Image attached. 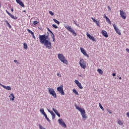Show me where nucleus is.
<instances>
[{"instance_id": "obj_36", "label": "nucleus", "mask_w": 129, "mask_h": 129, "mask_svg": "<svg viewBox=\"0 0 129 129\" xmlns=\"http://www.w3.org/2000/svg\"><path fill=\"white\" fill-rule=\"evenodd\" d=\"M38 21H34V22H33V25H34V26H36V25H37V24H38Z\"/></svg>"}, {"instance_id": "obj_28", "label": "nucleus", "mask_w": 129, "mask_h": 129, "mask_svg": "<svg viewBox=\"0 0 129 129\" xmlns=\"http://www.w3.org/2000/svg\"><path fill=\"white\" fill-rule=\"evenodd\" d=\"M51 38H52L53 39V42H55V35H54V34L53 33V32H52V33H51Z\"/></svg>"}, {"instance_id": "obj_7", "label": "nucleus", "mask_w": 129, "mask_h": 129, "mask_svg": "<svg viewBox=\"0 0 129 129\" xmlns=\"http://www.w3.org/2000/svg\"><path fill=\"white\" fill-rule=\"evenodd\" d=\"M57 90L61 94V95H65V93L64 92V90H63V86L58 87L57 88Z\"/></svg>"}, {"instance_id": "obj_52", "label": "nucleus", "mask_w": 129, "mask_h": 129, "mask_svg": "<svg viewBox=\"0 0 129 129\" xmlns=\"http://www.w3.org/2000/svg\"><path fill=\"white\" fill-rule=\"evenodd\" d=\"M119 79L120 80H121V77H120L119 78Z\"/></svg>"}, {"instance_id": "obj_40", "label": "nucleus", "mask_w": 129, "mask_h": 129, "mask_svg": "<svg viewBox=\"0 0 129 129\" xmlns=\"http://www.w3.org/2000/svg\"><path fill=\"white\" fill-rule=\"evenodd\" d=\"M33 38H34V39H36V36H35V34H34V33H33V34H31Z\"/></svg>"}, {"instance_id": "obj_44", "label": "nucleus", "mask_w": 129, "mask_h": 129, "mask_svg": "<svg viewBox=\"0 0 129 129\" xmlns=\"http://www.w3.org/2000/svg\"><path fill=\"white\" fill-rule=\"evenodd\" d=\"M104 18H105V19H107L108 17L106 16L105 14H104Z\"/></svg>"}, {"instance_id": "obj_18", "label": "nucleus", "mask_w": 129, "mask_h": 129, "mask_svg": "<svg viewBox=\"0 0 129 129\" xmlns=\"http://www.w3.org/2000/svg\"><path fill=\"white\" fill-rule=\"evenodd\" d=\"M2 87L5 88V89H7V90H12V88L9 86H6L5 85H2Z\"/></svg>"}, {"instance_id": "obj_57", "label": "nucleus", "mask_w": 129, "mask_h": 129, "mask_svg": "<svg viewBox=\"0 0 129 129\" xmlns=\"http://www.w3.org/2000/svg\"><path fill=\"white\" fill-rule=\"evenodd\" d=\"M51 112H52V111H50L49 113H50Z\"/></svg>"}, {"instance_id": "obj_54", "label": "nucleus", "mask_w": 129, "mask_h": 129, "mask_svg": "<svg viewBox=\"0 0 129 129\" xmlns=\"http://www.w3.org/2000/svg\"><path fill=\"white\" fill-rule=\"evenodd\" d=\"M26 10L23 11V13H26Z\"/></svg>"}, {"instance_id": "obj_38", "label": "nucleus", "mask_w": 129, "mask_h": 129, "mask_svg": "<svg viewBox=\"0 0 129 129\" xmlns=\"http://www.w3.org/2000/svg\"><path fill=\"white\" fill-rule=\"evenodd\" d=\"M47 31H48V32H49L50 33H53L52 32V31H51V30H50V29H49V28H47Z\"/></svg>"}, {"instance_id": "obj_31", "label": "nucleus", "mask_w": 129, "mask_h": 129, "mask_svg": "<svg viewBox=\"0 0 129 129\" xmlns=\"http://www.w3.org/2000/svg\"><path fill=\"white\" fill-rule=\"evenodd\" d=\"M27 31L28 32V33H29V34H31V35H33V34H34V32L31 31V30L30 29H27Z\"/></svg>"}, {"instance_id": "obj_15", "label": "nucleus", "mask_w": 129, "mask_h": 129, "mask_svg": "<svg viewBox=\"0 0 129 129\" xmlns=\"http://www.w3.org/2000/svg\"><path fill=\"white\" fill-rule=\"evenodd\" d=\"M102 35L104 36L105 38H108V34H107V32L105 30H102Z\"/></svg>"}, {"instance_id": "obj_1", "label": "nucleus", "mask_w": 129, "mask_h": 129, "mask_svg": "<svg viewBox=\"0 0 129 129\" xmlns=\"http://www.w3.org/2000/svg\"><path fill=\"white\" fill-rule=\"evenodd\" d=\"M39 41L41 44H43L44 46H45L46 49H51L52 48V43L49 39V32H47V35L44 34L42 35H39Z\"/></svg>"}, {"instance_id": "obj_56", "label": "nucleus", "mask_w": 129, "mask_h": 129, "mask_svg": "<svg viewBox=\"0 0 129 129\" xmlns=\"http://www.w3.org/2000/svg\"><path fill=\"white\" fill-rule=\"evenodd\" d=\"M0 85H1V86H2V85H2V84H1V83H0Z\"/></svg>"}, {"instance_id": "obj_59", "label": "nucleus", "mask_w": 129, "mask_h": 129, "mask_svg": "<svg viewBox=\"0 0 129 129\" xmlns=\"http://www.w3.org/2000/svg\"><path fill=\"white\" fill-rule=\"evenodd\" d=\"M0 37H1V34H0Z\"/></svg>"}, {"instance_id": "obj_50", "label": "nucleus", "mask_w": 129, "mask_h": 129, "mask_svg": "<svg viewBox=\"0 0 129 129\" xmlns=\"http://www.w3.org/2000/svg\"><path fill=\"white\" fill-rule=\"evenodd\" d=\"M54 113L53 112V111L50 112V114H51V115L53 114Z\"/></svg>"}, {"instance_id": "obj_37", "label": "nucleus", "mask_w": 129, "mask_h": 129, "mask_svg": "<svg viewBox=\"0 0 129 129\" xmlns=\"http://www.w3.org/2000/svg\"><path fill=\"white\" fill-rule=\"evenodd\" d=\"M49 14H50V15H51V16H54V13H53V12H52V11H49Z\"/></svg>"}, {"instance_id": "obj_34", "label": "nucleus", "mask_w": 129, "mask_h": 129, "mask_svg": "<svg viewBox=\"0 0 129 129\" xmlns=\"http://www.w3.org/2000/svg\"><path fill=\"white\" fill-rule=\"evenodd\" d=\"M52 27H53V28H54V29H58V26H57V25H56L55 24H53Z\"/></svg>"}, {"instance_id": "obj_43", "label": "nucleus", "mask_w": 129, "mask_h": 129, "mask_svg": "<svg viewBox=\"0 0 129 129\" xmlns=\"http://www.w3.org/2000/svg\"><path fill=\"white\" fill-rule=\"evenodd\" d=\"M108 110V112H109V113H112V112H111V110Z\"/></svg>"}, {"instance_id": "obj_26", "label": "nucleus", "mask_w": 129, "mask_h": 129, "mask_svg": "<svg viewBox=\"0 0 129 129\" xmlns=\"http://www.w3.org/2000/svg\"><path fill=\"white\" fill-rule=\"evenodd\" d=\"M40 112L43 115H45L46 114V113L45 112V111H44V109H40Z\"/></svg>"}, {"instance_id": "obj_41", "label": "nucleus", "mask_w": 129, "mask_h": 129, "mask_svg": "<svg viewBox=\"0 0 129 129\" xmlns=\"http://www.w3.org/2000/svg\"><path fill=\"white\" fill-rule=\"evenodd\" d=\"M107 8H108V10L109 11H111V9H110V7L108 6V7H107Z\"/></svg>"}, {"instance_id": "obj_3", "label": "nucleus", "mask_w": 129, "mask_h": 129, "mask_svg": "<svg viewBox=\"0 0 129 129\" xmlns=\"http://www.w3.org/2000/svg\"><path fill=\"white\" fill-rule=\"evenodd\" d=\"M58 58L60 59L61 62H62L64 63V64H67L68 63V61L66 60V58H65V56L63 55V54L59 53L58 54Z\"/></svg>"}, {"instance_id": "obj_27", "label": "nucleus", "mask_w": 129, "mask_h": 129, "mask_svg": "<svg viewBox=\"0 0 129 129\" xmlns=\"http://www.w3.org/2000/svg\"><path fill=\"white\" fill-rule=\"evenodd\" d=\"M53 21L54 22V23H55L56 24H57V25H60V22H59L58 20L53 19Z\"/></svg>"}, {"instance_id": "obj_20", "label": "nucleus", "mask_w": 129, "mask_h": 129, "mask_svg": "<svg viewBox=\"0 0 129 129\" xmlns=\"http://www.w3.org/2000/svg\"><path fill=\"white\" fill-rule=\"evenodd\" d=\"M97 72L100 75H102V74H103V71H102L101 69H98L97 70Z\"/></svg>"}, {"instance_id": "obj_17", "label": "nucleus", "mask_w": 129, "mask_h": 129, "mask_svg": "<svg viewBox=\"0 0 129 129\" xmlns=\"http://www.w3.org/2000/svg\"><path fill=\"white\" fill-rule=\"evenodd\" d=\"M52 110L54 111V112H55V114H56V115H57V116H58V117H60V113H59V112H58V110L55 109V108H52Z\"/></svg>"}, {"instance_id": "obj_58", "label": "nucleus", "mask_w": 129, "mask_h": 129, "mask_svg": "<svg viewBox=\"0 0 129 129\" xmlns=\"http://www.w3.org/2000/svg\"><path fill=\"white\" fill-rule=\"evenodd\" d=\"M79 76H81V75H80Z\"/></svg>"}, {"instance_id": "obj_30", "label": "nucleus", "mask_w": 129, "mask_h": 129, "mask_svg": "<svg viewBox=\"0 0 129 129\" xmlns=\"http://www.w3.org/2000/svg\"><path fill=\"white\" fill-rule=\"evenodd\" d=\"M23 45H24V48L25 49H28V44H27V43H24L23 44Z\"/></svg>"}, {"instance_id": "obj_13", "label": "nucleus", "mask_w": 129, "mask_h": 129, "mask_svg": "<svg viewBox=\"0 0 129 129\" xmlns=\"http://www.w3.org/2000/svg\"><path fill=\"white\" fill-rule=\"evenodd\" d=\"M93 22H94V23H95V24L97 25V26L98 27H100V25L99 23V21L98 20H96L95 19L93 18H91Z\"/></svg>"}, {"instance_id": "obj_46", "label": "nucleus", "mask_w": 129, "mask_h": 129, "mask_svg": "<svg viewBox=\"0 0 129 129\" xmlns=\"http://www.w3.org/2000/svg\"><path fill=\"white\" fill-rule=\"evenodd\" d=\"M126 51L127 52H128V53H129V49H128V48H126Z\"/></svg>"}, {"instance_id": "obj_25", "label": "nucleus", "mask_w": 129, "mask_h": 129, "mask_svg": "<svg viewBox=\"0 0 129 129\" xmlns=\"http://www.w3.org/2000/svg\"><path fill=\"white\" fill-rule=\"evenodd\" d=\"M77 86L80 88V89H83V87L81 85V83H79L78 85H77Z\"/></svg>"}, {"instance_id": "obj_23", "label": "nucleus", "mask_w": 129, "mask_h": 129, "mask_svg": "<svg viewBox=\"0 0 129 129\" xmlns=\"http://www.w3.org/2000/svg\"><path fill=\"white\" fill-rule=\"evenodd\" d=\"M73 92H74V93H75L76 95H79V93H78V92L75 89H74L73 90Z\"/></svg>"}, {"instance_id": "obj_39", "label": "nucleus", "mask_w": 129, "mask_h": 129, "mask_svg": "<svg viewBox=\"0 0 129 129\" xmlns=\"http://www.w3.org/2000/svg\"><path fill=\"white\" fill-rule=\"evenodd\" d=\"M6 13H7L8 15H9V16H11L12 14L11 13H10L8 11L6 10Z\"/></svg>"}, {"instance_id": "obj_29", "label": "nucleus", "mask_w": 129, "mask_h": 129, "mask_svg": "<svg viewBox=\"0 0 129 129\" xmlns=\"http://www.w3.org/2000/svg\"><path fill=\"white\" fill-rule=\"evenodd\" d=\"M106 21L108 23V24H110V25H111V21H110V20H109V18H107L106 19Z\"/></svg>"}, {"instance_id": "obj_22", "label": "nucleus", "mask_w": 129, "mask_h": 129, "mask_svg": "<svg viewBox=\"0 0 129 129\" xmlns=\"http://www.w3.org/2000/svg\"><path fill=\"white\" fill-rule=\"evenodd\" d=\"M118 124L119 125H123V123L121 120H118Z\"/></svg>"}, {"instance_id": "obj_4", "label": "nucleus", "mask_w": 129, "mask_h": 129, "mask_svg": "<svg viewBox=\"0 0 129 129\" xmlns=\"http://www.w3.org/2000/svg\"><path fill=\"white\" fill-rule=\"evenodd\" d=\"M48 91L49 94L54 97V98H57V94H56V93L55 92V91L54 90V89L53 88H49Z\"/></svg>"}, {"instance_id": "obj_49", "label": "nucleus", "mask_w": 129, "mask_h": 129, "mask_svg": "<svg viewBox=\"0 0 129 129\" xmlns=\"http://www.w3.org/2000/svg\"><path fill=\"white\" fill-rule=\"evenodd\" d=\"M75 25H76V26H77V27H79V25H78L77 23H76Z\"/></svg>"}, {"instance_id": "obj_5", "label": "nucleus", "mask_w": 129, "mask_h": 129, "mask_svg": "<svg viewBox=\"0 0 129 129\" xmlns=\"http://www.w3.org/2000/svg\"><path fill=\"white\" fill-rule=\"evenodd\" d=\"M66 28L68 30V31H69V32H70L71 33H73V35L75 36L76 37V36H77V34L76 33V32H75V31H74V30H73V29H72V28L71 27V26H66Z\"/></svg>"}, {"instance_id": "obj_14", "label": "nucleus", "mask_w": 129, "mask_h": 129, "mask_svg": "<svg viewBox=\"0 0 129 129\" xmlns=\"http://www.w3.org/2000/svg\"><path fill=\"white\" fill-rule=\"evenodd\" d=\"M16 3H17V4H19V5L22 7V8H25V5H24V3H23V2H22V1L16 0Z\"/></svg>"}, {"instance_id": "obj_2", "label": "nucleus", "mask_w": 129, "mask_h": 129, "mask_svg": "<svg viewBox=\"0 0 129 129\" xmlns=\"http://www.w3.org/2000/svg\"><path fill=\"white\" fill-rule=\"evenodd\" d=\"M76 108H77V109H78V110L80 111L83 118L85 119L84 120H85V119H86V118H87V116H86V115L85 114V113H86L85 110H84V109H82V108L79 107V106H78L77 105H76Z\"/></svg>"}, {"instance_id": "obj_16", "label": "nucleus", "mask_w": 129, "mask_h": 129, "mask_svg": "<svg viewBox=\"0 0 129 129\" xmlns=\"http://www.w3.org/2000/svg\"><path fill=\"white\" fill-rule=\"evenodd\" d=\"M10 100H12V101H14L15 100V95H14L13 93H12L9 96Z\"/></svg>"}, {"instance_id": "obj_42", "label": "nucleus", "mask_w": 129, "mask_h": 129, "mask_svg": "<svg viewBox=\"0 0 129 129\" xmlns=\"http://www.w3.org/2000/svg\"><path fill=\"white\" fill-rule=\"evenodd\" d=\"M57 76H58L59 77H61V74L57 73Z\"/></svg>"}, {"instance_id": "obj_60", "label": "nucleus", "mask_w": 129, "mask_h": 129, "mask_svg": "<svg viewBox=\"0 0 129 129\" xmlns=\"http://www.w3.org/2000/svg\"><path fill=\"white\" fill-rule=\"evenodd\" d=\"M0 126H1V124H0Z\"/></svg>"}, {"instance_id": "obj_11", "label": "nucleus", "mask_w": 129, "mask_h": 129, "mask_svg": "<svg viewBox=\"0 0 129 129\" xmlns=\"http://www.w3.org/2000/svg\"><path fill=\"white\" fill-rule=\"evenodd\" d=\"M113 26L115 32L117 33L118 35H119L120 36L121 33L118 28L116 27V25H115V24H113Z\"/></svg>"}, {"instance_id": "obj_48", "label": "nucleus", "mask_w": 129, "mask_h": 129, "mask_svg": "<svg viewBox=\"0 0 129 129\" xmlns=\"http://www.w3.org/2000/svg\"><path fill=\"white\" fill-rule=\"evenodd\" d=\"M116 76L115 73H113V74H112V76L114 77V76Z\"/></svg>"}, {"instance_id": "obj_9", "label": "nucleus", "mask_w": 129, "mask_h": 129, "mask_svg": "<svg viewBox=\"0 0 129 129\" xmlns=\"http://www.w3.org/2000/svg\"><path fill=\"white\" fill-rule=\"evenodd\" d=\"M59 124L62 126V127H64V128H66V123H65V122L63 121V119L60 118L58 120Z\"/></svg>"}, {"instance_id": "obj_53", "label": "nucleus", "mask_w": 129, "mask_h": 129, "mask_svg": "<svg viewBox=\"0 0 129 129\" xmlns=\"http://www.w3.org/2000/svg\"><path fill=\"white\" fill-rule=\"evenodd\" d=\"M47 110H48V112H50V111L49 109H47Z\"/></svg>"}, {"instance_id": "obj_19", "label": "nucleus", "mask_w": 129, "mask_h": 129, "mask_svg": "<svg viewBox=\"0 0 129 129\" xmlns=\"http://www.w3.org/2000/svg\"><path fill=\"white\" fill-rule=\"evenodd\" d=\"M5 23L8 27H9V29H12V26H11V24L9 23V22L7 20L5 21Z\"/></svg>"}, {"instance_id": "obj_51", "label": "nucleus", "mask_w": 129, "mask_h": 129, "mask_svg": "<svg viewBox=\"0 0 129 129\" xmlns=\"http://www.w3.org/2000/svg\"><path fill=\"white\" fill-rule=\"evenodd\" d=\"M11 11H12V12H14V9L12 8Z\"/></svg>"}, {"instance_id": "obj_21", "label": "nucleus", "mask_w": 129, "mask_h": 129, "mask_svg": "<svg viewBox=\"0 0 129 129\" xmlns=\"http://www.w3.org/2000/svg\"><path fill=\"white\" fill-rule=\"evenodd\" d=\"M10 17H11V18H12V19H13V20H17L18 19V17H17V16H15L12 14L11 15V16Z\"/></svg>"}, {"instance_id": "obj_47", "label": "nucleus", "mask_w": 129, "mask_h": 129, "mask_svg": "<svg viewBox=\"0 0 129 129\" xmlns=\"http://www.w3.org/2000/svg\"><path fill=\"white\" fill-rule=\"evenodd\" d=\"M14 62H15V63H18V60H14Z\"/></svg>"}, {"instance_id": "obj_45", "label": "nucleus", "mask_w": 129, "mask_h": 129, "mask_svg": "<svg viewBox=\"0 0 129 129\" xmlns=\"http://www.w3.org/2000/svg\"><path fill=\"white\" fill-rule=\"evenodd\" d=\"M126 115H127V117L129 118V112L126 113Z\"/></svg>"}, {"instance_id": "obj_32", "label": "nucleus", "mask_w": 129, "mask_h": 129, "mask_svg": "<svg viewBox=\"0 0 129 129\" xmlns=\"http://www.w3.org/2000/svg\"><path fill=\"white\" fill-rule=\"evenodd\" d=\"M99 106L101 108V109H102V110H103V111H104V108H103V107H102V105H101V104H100V103H99Z\"/></svg>"}, {"instance_id": "obj_6", "label": "nucleus", "mask_w": 129, "mask_h": 129, "mask_svg": "<svg viewBox=\"0 0 129 129\" xmlns=\"http://www.w3.org/2000/svg\"><path fill=\"white\" fill-rule=\"evenodd\" d=\"M79 64L81 67L83 68V69H85V68H86V64L85 63V61H84V59H81L80 60Z\"/></svg>"}, {"instance_id": "obj_10", "label": "nucleus", "mask_w": 129, "mask_h": 129, "mask_svg": "<svg viewBox=\"0 0 129 129\" xmlns=\"http://www.w3.org/2000/svg\"><path fill=\"white\" fill-rule=\"evenodd\" d=\"M81 52L86 57H87V58H89V55L86 53V51H85V49L82 47H80Z\"/></svg>"}, {"instance_id": "obj_24", "label": "nucleus", "mask_w": 129, "mask_h": 129, "mask_svg": "<svg viewBox=\"0 0 129 129\" xmlns=\"http://www.w3.org/2000/svg\"><path fill=\"white\" fill-rule=\"evenodd\" d=\"M45 119H46V120H47V121H48V122H51V120H50V119H49V118H48V116H47V114H45L44 115Z\"/></svg>"}, {"instance_id": "obj_8", "label": "nucleus", "mask_w": 129, "mask_h": 129, "mask_svg": "<svg viewBox=\"0 0 129 129\" xmlns=\"http://www.w3.org/2000/svg\"><path fill=\"white\" fill-rule=\"evenodd\" d=\"M120 16L122 19H123V20H125L126 19V13L123 12V10H120Z\"/></svg>"}, {"instance_id": "obj_12", "label": "nucleus", "mask_w": 129, "mask_h": 129, "mask_svg": "<svg viewBox=\"0 0 129 129\" xmlns=\"http://www.w3.org/2000/svg\"><path fill=\"white\" fill-rule=\"evenodd\" d=\"M87 36L88 38H89V39L93 41V42H96V39H95L94 36L90 35V34L88 33H87Z\"/></svg>"}, {"instance_id": "obj_35", "label": "nucleus", "mask_w": 129, "mask_h": 129, "mask_svg": "<svg viewBox=\"0 0 129 129\" xmlns=\"http://www.w3.org/2000/svg\"><path fill=\"white\" fill-rule=\"evenodd\" d=\"M75 82L76 83V84L77 85L78 84H79L80 83L79 82V81H78V80H75Z\"/></svg>"}, {"instance_id": "obj_55", "label": "nucleus", "mask_w": 129, "mask_h": 129, "mask_svg": "<svg viewBox=\"0 0 129 129\" xmlns=\"http://www.w3.org/2000/svg\"><path fill=\"white\" fill-rule=\"evenodd\" d=\"M74 24H76V21H74Z\"/></svg>"}, {"instance_id": "obj_33", "label": "nucleus", "mask_w": 129, "mask_h": 129, "mask_svg": "<svg viewBox=\"0 0 129 129\" xmlns=\"http://www.w3.org/2000/svg\"><path fill=\"white\" fill-rule=\"evenodd\" d=\"M51 115H52V119H54L55 118V117H56V115L54 113Z\"/></svg>"}]
</instances>
